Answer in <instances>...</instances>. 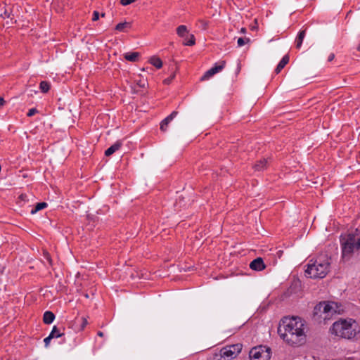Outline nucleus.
<instances>
[{
	"label": "nucleus",
	"mask_w": 360,
	"mask_h": 360,
	"mask_svg": "<svg viewBox=\"0 0 360 360\" xmlns=\"http://www.w3.org/2000/svg\"><path fill=\"white\" fill-rule=\"evenodd\" d=\"M305 321L298 316L284 317L278 327V333L288 345L297 347L306 341Z\"/></svg>",
	"instance_id": "1"
},
{
	"label": "nucleus",
	"mask_w": 360,
	"mask_h": 360,
	"mask_svg": "<svg viewBox=\"0 0 360 360\" xmlns=\"http://www.w3.org/2000/svg\"><path fill=\"white\" fill-rule=\"evenodd\" d=\"M329 332L337 338L352 340L359 333L360 328L354 319L340 318L332 324Z\"/></svg>",
	"instance_id": "2"
},
{
	"label": "nucleus",
	"mask_w": 360,
	"mask_h": 360,
	"mask_svg": "<svg viewBox=\"0 0 360 360\" xmlns=\"http://www.w3.org/2000/svg\"><path fill=\"white\" fill-rule=\"evenodd\" d=\"M330 258L326 255L319 256L315 260L310 259L305 269V276L310 278H323L329 272Z\"/></svg>",
	"instance_id": "3"
},
{
	"label": "nucleus",
	"mask_w": 360,
	"mask_h": 360,
	"mask_svg": "<svg viewBox=\"0 0 360 360\" xmlns=\"http://www.w3.org/2000/svg\"><path fill=\"white\" fill-rule=\"evenodd\" d=\"M341 306L335 302H320L313 311V317L316 320L329 319L333 314H340Z\"/></svg>",
	"instance_id": "4"
},
{
	"label": "nucleus",
	"mask_w": 360,
	"mask_h": 360,
	"mask_svg": "<svg viewBox=\"0 0 360 360\" xmlns=\"http://www.w3.org/2000/svg\"><path fill=\"white\" fill-rule=\"evenodd\" d=\"M341 250H342V259L344 261H349L355 250H357L356 245V237L352 233L347 235H341L340 238Z\"/></svg>",
	"instance_id": "5"
},
{
	"label": "nucleus",
	"mask_w": 360,
	"mask_h": 360,
	"mask_svg": "<svg viewBox=\"0 0 360 360\" xmlns=\"http://www.w3.org/2000/svg\"><path fill=\"white\" fill-rule=\"evenodd\" d=\"M241 344H235L228 345L221 349L219 352V359L217 360H232L235 359L242 349Z\"/></svg>",
	"instance_id": "6"
},
{
	"label": "nucleus",
	"mask_w": 360,
	"mask_h": 360,
	"mask_svg": "<svg viewBox=\"0 0 360 360\" xmlns=\"http://www.w3.org/2000/svg\"><path fill=\"white\" fill-rule=\"evenodd\" d=\"M250 360H269L271 358V349L266 346L253 347L249 354Z\"/></svg>",
	"instance_id": "7"
},
{
	"label": "nucleus",
	"mask_w": 360,
	"mask_h": 360,
	"mask_svg": "<svg viewBox=\"0 0 360 360\" xmlns=\"http://www.w3.org/2000/svg\"><path fill=\"white\" fill-rule=\"evenodd\" d=\"M225 64L226 62L224 60L215 63L212 68L205 72L204 75L201 77V80L209 79L211 77L221 71L224 69Z\"/></svg>",
	"instance_id": "8"
},
{
	"label": "nucleus",
	"mask_w": 360,
	"mask_h": 360,
	"mask_svg": "<svg viewBox=\"0 0 360 360\" xmlns=\"http://www.w3.org/2000/svg\"><path fill=\"white\" fill-rule=\"evenodd\" d=\"M265 264L261 257H257L250 264V267L255 271H262L265 269Z\"/></svg>",
	"instance_id": "9"
},
{
	"label": "nucleus",
	"mask_w": 360,
	"mask_h": 360,
	"mask_svg": "<svg viewBox=\"0 0 360 360\" xmlns=\"http://www.w3.org/2000/svg\"><path fill=\"white\" fill-rule=\"evenodd\" d=\"M178 114L177 111H173L169 115L165 118L160 123V129L162 131L167 130L169 123Z\"/></svg>",
	"instance_id": "10"
},
{
	"label": "nucleus",
	"mask_w": 360,
	"mask_h": 360,
	"mask_svg": "<svg viewBox=\"0 0 360 360\" xmlns=\"http://www.w3.org/2000/svg\"><path fill=\"white\" fill-rule=\"evenodd\" d=\"M122 146V141L120 140L117 141L114 144H112L105 151V155L106 156H110L114 153L117 151L121 148Z\"/></svg>",
	"instance_id": "11"
},
{
	"label": "nucleus",
	"mask_w": 360,
	"mask_h": 360,
	"mask_svg": "<svg viewBox=\"0 0 360 360\" xmlns=\"http://www.w3.org/2000/svg\"><path fill=\"white\" fill-rule=\"evenodd\" d=\"M268 167V160L267 159L262 158L259 160L257 161L253 165V168L255 171H263L266 169Z\"/></svg>",
	"instance_id": "12"
},
{
	"label": "nucleus",
	"mask_w": 360,
	"mask_h": 360,
	"mask_svg": "<svg viewBox=\"0 0 360 360\" xmlns=\"http://www.w3.org/2000/svg\"><path fill=\"white\" fill-rule=\"evenodd\" d=\"M11 8H7L5 4H0V17L3 18H8L11 17Z\"/></svg>",
	"instance_id": "13"
},
{
	"label": "nucleus",
	"mask_w": 360,
	"mask_h": 360,
	"mask_svg": "<svg viewBox=\"0 0 360 360\" xmlns=\"http://www.w3.org/2000/svg\"><path fill=\"white\" fill-rule=\"evenodd\" d=\"M289 60H290L289 56L285 55L282 58V59L280 60L278 65L276 66V68L275 69V72L276 74H278L282 70V69L288 63Z\"/></svg>",
	"instance_id": "14"
},
{
	"label": "nucleus",
	"mask_w": 360,
	"mask_h": 360,
	"mask_svg": "<svg viewBox=\"0 0 360 360\" xmlns=\"http://www.w3.org/2000/svg\"><path fill=\"white\" fill-rule=\"evenodd\" d=\"M306 36V30H303L299 32L296 39H295V46L296 48L300 49L302 46L303 40Z\"/></svg>",
	"instance_id": "15"
},
{
	"label": "nucleus",
	"mask_w": 360,
	"mask_h": 360,
	"mask_svg": "<svg viewBox=\"0 0 360 360\" xmlns=\"http://www.w3.org/2000/svg\"><path fill=\"white\" fill-rule=\"evenodd\" d=\"M140 56L139 53L138 52H128L124 54V58L131 62H136L139 60Z\"/></svg>",
	"instance_id": "16"
},
{
	"label": "nucleus",
	"mask_w": 360,
	"mask_h": 360,
	"mask_svg": "<svg viewBox=\"0 0 360 360\" xmlns=\"http://www.w3.org/2000/svg\"><path fill=\"white\" fill-rule=\"evenodd\" d=\"M55 319V315L50 311L44 312L43 316V321L46 324H51Z\"/></svg>",
	"instance_id": "17"
},
{
	"label": "nucleus",
	"mask_w": 360,
	"mask_h": 360,
	"mask_svg": "<svg viewBox=\"0 0 360 360\" xmlns=\"http://www.w3.org/2000/svg\"><path fill=\"white\" fill-rule=\"evenodd\" d=\"M49 335L53 338H63L65 336V333L61 332L60 329L54 326L50 333Z\"/></svg>",
	"instance_id": "18"
},
{
	"label": "nucleus",
	"mask_w": 360,
	"mask_h": 360,
	"mask_svg": "<svg viewBox=\"0 0 360 360\" xmlns=\"http://www.w3.org/2000/svg\"><path fill=\"white\" fill-rule=\"evenodd\" d=\"M47 203L45 202H39L36 205V206L34 207V208L32 209L30 213L32 214H34L35 213H37L38 211L39 210H41L44 208H46L47 207Z\"/></svg>",
	"instance_id": "19"
},
{
	"label": "nucleus",
	"mask_w": 360,
	"mask_h": 360,
	"mask_svg": "<svg viewBox=\"0 0 360 360\" xmlns=\"http://www.w3.org/2000/svg\"><path fill=\"white\" fill-rule=\"evenodd\" d=\"M150 63L158 69H160L162 66V62L160 58L155 56L150 59Z\"/></svg>",
	"instance_id": "20"
},
{
	"label": "nucleus",
	"mask_w": 360,
	"mask_h": 360,
	"mask_svg": "<svg viewBox=\"0 0 360 360\" xmlns=\"http://www.w3.org/2000/svg\"><path fill=\"white\" fill-rule=\"evenodd\" d=\"M176 33L180 37H184L188 33V30L186 25H179L176 28Z\"/></svg>",
	"instance_id": "21"
},
{
	"label": "nucleus",
	"mask_w": 360,
	"mask_h": 360,
	"mask_svg": "<svg viewBox=\"0 0 360 360\" xmlns=\"http://www.w3.org/2000/svg\"><path fill=\"white\" fill-rule=\"evenodd\" d=\"M51 87V84L49 82L41 81L39 84V89L41 92L47 93Z\"/></svg>",
	"instance_id": "22"
},
{
	"label": "nucleus",
	"mask_w": 360,
	"mask_h": 360,
	"mask_svg": "<svg viewBox=\"0 0 360 360\" xmlns=\"http://www.w3.org/2000/svg\"><path fill=\"white\" fill-rule=\"evenodd\" d=\"M130 27V23L127 22H120L115 27V30L120 32H124L126 28Z\"/></svg>",
	"instance_id": "23"
},
{
	"label": "nucleus",
	"mask_w": 360,
	"mask_h": 360,
	"mask_svg": "<svg viewBox=\"0 0 360 360\" xmlns=\"http://www.w3.org/2000/svg\"><path fill=\"white\" fill-rule=\"evenodd\" d=\"M195 37H194V35L191 34L189 36V39H185V41L184 42V44L185 46H193V45L195 44Z\"/></svg>",
	"instance_id": "24"
},
{
	"label": "nucleus",
	"mask_w": 360,
	"mask_h": 360,
	"mask_svg": "<svg viewBox=\"0 0 360 360\" xmlns=\"http://www.w3.org/2000/svg\"><path fill=\"white\" fill-rule=\"evenodd\" d=\"M250 41V39L249 38H238V41H237V44H238V46H243V45H245V44L248 43Z\"/></svg>",
	"instance_id": "25"
},
{
	"label": "nucleus",
	"mask_w": 360,
	"mask_h": 360,
	"mask_svg": "<svg viewBox=\"0 0 360 360\" xmlns=\"http://www.w3.org/2000/svg\"><path fill=\"white\" fill-rule=\"evenodd\" d=\"M43 257H44V259H46V262L50 265H52V259H51V255H50V254L46 250H44V252H43Z\"/></svg>",
	"instance_id": "26"
},
{
	"label": "nucleus",
	"mask_w": 360,
	"mask_h": 360,
	"mask_svg": "<svg viewBox=\"0 0 360 360\" xmlns=\"http://www.w3.org/2000/svg\"><path fill=\"white\" fill-rule=\"evenodd\" d=\"M136 1V0H120V4L122 6H127L131 4V3Z\"/></svg>",
	"instance_id": "27"
},
{
	"label": "nucleus",
	"mask_w": 360,
	"mask_h": 360,
	"mask_svg": "<svg viewBox=\"0 0 360 360\" xmlns=\"http://www.w3.org/2000/svg\"><path fill=\"white\" fill-rule=\"evenodd\" d=\"M37 112V110L36 108H31L29 110L28 112L27 113V117H32L34 115H35Z\"/></svg>",
	"instance_id": "28"
},
{
	"label": "nucleus",
	"mask_w": 360,
	"mask_h": 360,
	"mask_svg": "<svg viewBox=\"0 0 360 360\" xmlns=\"http://www.w3.org/2000/svg\"><path fill=\"white\" fill-rule=\"evenodd\" d=\"M99 18V13L96 11H94L93 13V17H92V20L93 21H96L98 20Z\"/></svg>",
	"instance_id": "29"
},
{
	"label": "nucleus",
	"mask_w": 360,
	"mask_h": 360,
	"mask_svg": "<svg viewBox=\"0 0 360 360\" xmlns=\"http://www.w3.org/2000/svg\"><path fill=\"white\" fill-rule=\"evenodd\" d=\"M53 339V338H51L50 335H49L48 337H46L44 340V344H45V346L46 347H48L51 340Z\"/></svg>",
	"instance_id": "30"
},
{
	"label": "nucleus",
	"mask_w": 360,
	"mask_h": 360,
	"mask_svg": "<svg viewBox=\"0 0 360 360\" xmlns=\"http://www.w3.org/2000/svg\"><path fill=\"white\" fill-rule=\"evenodd\" d=\"M174 75H172L171 77H168V78L165 79L164 80V83H165V84H170V82L172 81V79H174Z\"/></svg>",
	"instance_id": "31"
},
{
	"label": "nucleus",
	"mask_w": 360,
	"mask_h": 360,
	"mask_svg": "<svg viewBox=\"0 0 360 360\" xmlns=\"http://www.w3.org/2000/svg\"><path fill=\"white\" fill-rule=\"evenodd\" d=\"M83 322L82 324V328L83 329L88 323L87 320L85 318H82Z\"/></svg>",
	"instance_id": "32"
},
{
	"label": "nucleus",
	"mask_w": 360,
	"mask_h": 360,
	"mask_svg": "<svg viewBox=\"0 0 360 360\" xmlns=\"http://www.w3.org/2000/svg\"><path fill=\"white\" fill-rule=\"evenodd\" d=\"M335 58V54L334 53H330L328 56V60L329 62L332 61Z\"/></svg>",
	"instance_id": "33"
},
{
	"label": "nucleus",
	"mask_w": 360,
	"mask_h": 360,
	"mask_svg": "<svg viewBox=\"0 0 360 360\" xmlns=\"http://www.w3.org/2000/svg\"><path fill=\"white\" fill-rule=\"evenodd\" d=\"M356 245L357 246V250L360 249V237L356 240Z\"/></svg>",
	"instance_id": "34"
},
{
	"label": "nucleus",
	"mask_w": 360,
	"mask_h": 360,
	"mask_svg": "<svg viewBox=\"0 0 360 360\" xmlns=\"http://www.w3.org/2000/svg\"><path fill=\"white\" fill-rule=\"evenodd\" d=\"M4 103H5V101H4V99L2 97H1V98H0V108H1V106H3V105H4Z\"/></svg>",
	"instance_id": "35"
},
{
	"label": "nucleus",
	"mask_w": 360,
	"mask_h": 360,
	"mask_svg": "<svg viewBox=\"0 0 360 360\" xmlns=\"http://www.w3.org/2000/svg\"><path fill=\"white\" fill-rule=\"evenodd\" d=\"M26 197H27V195H25V194H21V195H20V198L22 200H25V198H26Z\"/></svg>",
	"instance_id": "36"
},
{
	"label": "nucleus",
	"mask_w": 360,
	"mask_h": 360,
	"mask_svg": "<svg viewBox=\"0 0 360 360\" xmlns=\"http://www.w3.org/2000/svg\"><path fill=\"white\" fill-rule=\"evenodd\" d=\"M97 335L100 337H103L104 335L102 331H98L97 333Z\"/></svg>",
	"instance_id": "37"
},
{
	"label": "nucleus",
	"mask_w": 360,
	"mask_h": 360,
	"mask_svg": "<svg viewBox=\"0 0 360 360\" xmlns=\"http://www.w3.org/2000/svg\"><path fill=\"white\" fill-rule=\"evenodd\" d=\"M345 360H354L353 358L349 357L345 359Z\"/></svg>",
	"instance_id": "38"
},
{
	"label": "nucleus",
	"mask_w": 360,
	"mask_h": 360,
	"mask_svg": "<svg viewBox=\"0 0 360 360\" xmlns=\"http://www.w3.org/2000/svg\"><path fill=\"white\" fill-rule=\"evenodd\" d=\"M241 32H245V28H242V29H241Z\"/></svg>",
	"instance_id": "39"
},
{
	"label": "nucleus",
	"mask_w": 360,
	"mask_h": 360,
	"mask_svg": "<svg viewBox=\"0 0 360 360\" xmlns=\"http://www.w3.org/2000/svg\"><path fill=\"white\" fill-rule=\"evenodd\" d=\"M357 50H358L359 51H360V44H359V46H358V47H357Z\"/></svg>",
	"instance_id": "40"
},
{
	"label": "nucleus",
	"mask_w": 360,
	"mask_h": 360,
	"mask_svg": "<svg viewBox=\"0 0 360 360\" xmlns=\"http://www.w3.org/2000/svg\"><path fill=\"white\" fill-rule=\"evenodd\" d=\"M65 342V338H63V340H62V342Z\"/></svg>",
	"instance_id": "41"
},
{
	"label": "nucleus",
	"mask_w": 360,
	"mask_h": 360,
	"mask_svg": "<svg viewBox=\"0 0 360 360\" xmlns=\"http://www.w3.org/2000/svg\"><path fill=\"white\" fill-rule=\"evenodd\" d=\"M104 16H105V13H102L101 17H104Z\"/></svg>",
	"instance_id": "42"
},
{
	"label": "nucleus",
	"mask_w": 360,
	"mask_h": 360,
	"mask_svg": "<svg viewBox=\"0 0 360 360\" xmlns=\"http://www.w3.org/2000/svg\"><path fill=\"white\" fill-rule=\"evenodd\" d=\"M139 86H143L141 83H139Z\"/></svg>",
	"instance_id": "43"
},
{
	"label": "nucleus",
	"mask_w": 360,
	"mask_h": 360,
	"mask_svg": "<svg viewBox=\"0 0 360 360\" xmlns=\"http://www.w3.org/2000/svg\"><path fill=\"white\" fill-rule=\"evenodd\" d=\"M139 86H143L141 83H139Z\"/></svg>",
	"instance_id": "44"
}]
</instances>
